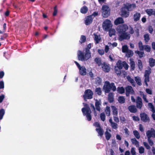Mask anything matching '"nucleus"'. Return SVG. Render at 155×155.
Instances as JSON below:
<instances>
[{
  "label": "nucleus",
  "instance_id": "obj_1",
  "mask_svg": "<svg viewBox=\"0 0 155 155\" xmlns=\"http://www.w3.org/2000/svg\"><path fill=\"white\" fill-rule=\"evenodd\" d=\"M91 46V43L88 45L86 48H85L83 51H85V52L79 50L78 51V59L82 61H87L90 59L91 57V53L90 50Z\"/></svg>",
  "mask_w": 155,
  "mask_h": 155
},
{
  "label": "nucleus",
  "instance_id": "obj_2",
  "mask_svg": "<svg viewBox=\"0 0 155 155\" xmlns=\"http://www.w3.org/2000/svg\"><path fill=\"white\" fill-rule=\"evenodd\" d=\"M128 29V26L125 24L121 25L117 27V30L118 33L120 34L119 39L120 41L125 39H129L130 38V35L126 32Z\"/></svg>",
  "mask_w": 155,
  "mask_h": 155
},
{
  "label": "nucleus",
  "instance_id": "obj_3",
  "mask_svg": "<svg viewBox=\"0 0 155 155\" xmlns=\"http://www.w3.org/2000/svg\"><path fill=\"white\" fill-rule=\"evenodd\" d=\"M103 89L105 93H109L111 90L115 91L116 90V87L114 83L110 84L108 81H106L105 82L103 86Z\"/></svg>",
  "mask_w": 155,
  "mask_h": 155
},
{
  "label": "nucleus",
  "instance_id": "obj_4",
  "mask_svg": "<svg viewBox=\"0 0 155 155\" xmlns=\"http://www.w3.org/2000/svg\"><path fill=\"white\" fill-rule=\"evenodd\" d=\"M85 107L82 109V111L83 114L85 115L88 120L90 121L91 119V111L88 105L86 104L83 103Z\"/></svg>",
  "mask_w": 155,
  "mask_h": 155
},
{
  "label": "nucleus",
  "instance_id": "obj_5",
  "mask_svg": "<svg viewBox=\"0 0 155 155\" xmlns=\"http://www.w3.org/2000/svg\"><path fill=\"white\" fill-rule=\"evenodd\" d=\"M102 15L104 18L107 17L110 14V9L107 5H104L102 7Z\"/></svg>",
  "mask_w": 155,
  "mask_h": 155
},
{
  "label": "nucleus",
  "instance_id": "obj_6",
  "mask_svg": "<svg viewBox=\"0 0 155 155\" xmlns=\"http://www.w3.org/2000/svg\"><path fill=\"white\" fill-rule=\"evenodd\" d=\"M112 25L111 21L109 19H106L102 24L103 29L106 31H108L112 27Z\"/></svg>",
  "mask_w": 155,
  "mask_h": 155
},
{
  "label": "nucleus",
  "instance_id": "obj_7",
  "mask_svg": "<svg viewBox=\"0 0 155 155\" xmlns=\"http://www.w3.org/2000/svg\"><path fill=\"white\" fill-rule=\"evenodd\" d=\"M115 73L117 74L118 77L121 76L123 77L124 78H125L126 77L127 74V72L124 71H121V69H119L117 68L116 66L115 67Z\"/></svg>",
  "mask_w": 155,
  "mask_h": 155
},
{
  "label": "nucleus",
  "instance_id": "obj_8",
  "mask_svg": "<svg viewBox=\"0 0 155 155\" xmlns=\"http://www.w3.org/2000/svg\"><path fill=\"white\" fill-rule=\"evenodd\" d=\"M93 93L92 91L90 89L86 90L84 92V99L86 100V99H91L92 98Z\"/></svg>",
  "mask_w": 155,
  "mask_h": 155
},
{
  "label": "nucleus",
  "instance_id": "obj_9",
  "mask_svg": "<svg viewBox=\"0 0 155 155\" xmlns=\"http://www.w3.org/2000/svg\"><path fill=\"white\" fill-rule=\"evenodd\" d=\"M121 16L124 18H127L129 15V12L124 7L121 9Z\"/></svg>",
  "mask_w": 155,
  "mask_h": 155
},
{
  "label": "nucleus",
  "instance_id": "obj_10",
  "mask_svg": "<svg viewBox=\"0 0 155 155\" xmlns=\"http://www.w3.org/2000/svg\"><path fill=\"white\" fill-rule=\"evenodd\" d=\"M102 68L103 70L105 72H109L110 70L109 64L105 62H104L102 64Z\"/></svg>",
  "mask_w": 155,
  "mask_h": 155
},
{
  "label": "nucleus",
  "instance_id": "obj_11",
  "mask_svg": "<svg viewBox=\"0 0 155 155\" xmlns=\"http://www.w3.org/2000/svg\"><path fill=\"white\" fill-rule=\"evenodd\" d=\"M124 7L129 12L132 11L133 9L136 7L135 4H130L127 3L124 5Z\"/></svg>",
  "mask_w": 155,
  "mask_h": 155
},
{
  "label": "nucleus",
  "instance_id": "obj_12",
  "mask_svg": "<svg viewBox=\"0 0 155 155\" xmlns=\"http://www.w3.org/2000/svg\"><path fill=\"white\" fill-rule=\"evenodd\" d=\"M147 137L148 138L151 137H155V130L153 129H151V130H148L146 133Z\"/></svg>",
  "mask_w": 155,
  "mask_h": 155
},
{
  "label": "nucleus",
  "instance_id": "obj_13",
  "mask_svg": "<svg viewBox=\"0 0 155 155\" xmlns=\"http://www.w3.org/2000/svg\"><path fill=\"white\" fill-rule=\"evenodd\" d=\"M126 95L128 96L129 94H134V92L132 87L130 86H128L126 88Z\"/></svg>",
  "mask_w": 155,
  "mask_h": 155
},
{
  "label": "nucleus",
  "instance_id": "obj_14",
  "mask_svg": "<svg viewBox=\"0 0 155 155\" xmlns=\"http://www.w3.org/2000/svg\"><path fill=\"white\" fill-rule=\"evenodd\" d=\"M136 106L138 108L141 109L142 107V103L141 99L139 97H137L136 101Z\"/></svg>",
  "mask_w": 155,
  "mask_h": 155
},
{
  "label": "nucleus",
  "instance_id": "obj_15",
  "mask_svg": "<svg viewBox=\"0 0 155 155\" xmlns=\"http://www.w3.org/2000/svg\"><path fill=\"white\" fill-rule=\"evenodd\" d=\"M85 24L86 25H88L91 24L93 21L92 15H90L87 16L86 18Z\"/></svg>",
  "mask_w": 155,
  "mask_h": 155
},
{
  "label": "nucleus",
  "instance_id": "obj_16",
  "mask_svg": "<svg viewBox=\"0 0 155 155\" xmlns=\"http://www.w3.org/2000/svg\"><path fill=\"white\" fill-rule=\"evenodd\" d=\"M141 119L145 122H148L149 120V118L147 115L144 113H142L140 114Z\"/></svg>",
  "mask_w": 155,
  "mask_h": 155
},
{
  "label": "nucleus",
  "instance_id": "obj_17",
  "mask_svg": "<svg viewBox=\"0 0 155 155\" xmlns=\"http://www.w3.org/2000/svg\"><path fill=\"white\" fill-rule=\"evenodd\" d=\"M124 22L123 19L122 17H118L115 20L114 23L115 25H118L120 24H123Z\"/></svg>",
  "mask_w": 155,
  "mask_h": 155
},
{
  "label": "nucleus",
  "instance_id": "obj_18",
  "mask_svg": "<svg viewBox=\"0 0 155 155\" xmlns=\"http://www.w3.org/2000/svg\"><path fill=\"white\" fill-rule=\"evenodd\" d=\"M79 70L80 74L83 75H86L87 74L86 69L85 67L82 66L80 68H79Z\"/></svg>",
  "mask_w": 155,
  "mask_h": 155
},
{
  "label": "nucleus",
  "instance_id": "obj_19",
  "mask_svg": "<svg viewBox=\"0 0 155 155\" xmlns=\"http://www.w3.org/2000/svg\"><path fill=\"white\" fill-rule=\"evenodd\" d=\"M140 14L138 12H136L134 15L133 18L135 21H137L140 20Z\"/></svg>",
  "mask_w": 155,
  "mask_h": 155
},
{
  "label": "nucleus",
  "instance_id": "obj_20",
  "mask_svg": "<svg viewBox=\"0 0 155 155\" xmlns=\"http://www.w3.org/2000/svg\"><path fill=\"white\" fill-rule=\"evenodd\" d=\"M130 71H133L134 70L135 68V62L134 61L131 59H130Z\"/></svg>",
  "mask_w": 155,
  "mask_h": 155
},
{
  "label": "nucleus",
  "instance_id": "obj_21",
  "mask_svg": "<svg viewBox=\"0 0 155 155\" xmlns=\"http://www.w3.org/2000/svg\"><path fill=\"white\" fill-rule=\"evenodd\" d=\"M129 110L131 113H134L137 112V109L134 105H131L128 107Z\"/></svg>",
  "mask_w": 155,
  "mask_h": 155
},
{
  "label": "nucleus",
  "instance_id": "obj_22",
  "mask_svg": "<svg viewBox=\"0 0 155 155\" xmlns=\"http://www.w3.org/2000/svg\"><path fill=\"white\" fill-rule=\"evenodd\" d=\"M88 9L87 7L85 6H84L80 9L81 12L82 14H85L88 11Z\"/></svg>",
  "mask_w": 155,
  "mask_h": 155
},
{
  "label": "nucleus",
  "instance_id": "obj_23",
  "mask_svg": "<svg viewBox=\"0 0 155 155\" xmlns=\"http://www.w3.org/2000/svg\"><path fill=\"white\" fill-rule=\"evenodd\" d=\"M137 66L138 67L139 70L140 71H141L143 69V65L142 62L141 61L140 59H139L138 60Z\"/></svg>",
  "mask_w": 155,
  "mask_h": 155
},
{
  "label": "nucleus",
  "instance_id": "obj_24",
  "mask_svg": "<svg viewBox=\"0 0 155 155\" xmlns=\"http://www.w3.org/2000/svg\"><path fill=\"white\" fill-rule=\"evenodd\" d=\"M117 68L119 69H121L123 67V64L122 63V61L120 60H119L117 63Z\"/></svg>",
  "mask_w": 155,
  "mask_h": 155
},
{
  "label": "nucleus",
  "instance_id": "obj_25",
  "mask_svg": "<svg viewBox=\"0 0 155 155\" xmlns=\"http://www.w3.org/2000/svg\"><path fill=\"white\" fill-rule=\"evenodd\" d=\"M142 51H135V53L138 54L140 58H141L145 55L144 52Z\"/></svg>",
  "mask_w": 155,
  "mask_h": 155
},
{
  "label": "nucleus",
  "instance_id": "obj_26",
  "mask_svg": "<svg viewBox=\"0 0 155 155\" xmlns=\"http://www.w3.org/2000/svg\"><path fill=\"white\" fill-rule=\"evenodd\" d=\"M145 12L149 16L154 15V11H153V9H147L145 10Z\"/></svg>",
  "mask_w": 155,
  "mask_h": 155
},
{
  "label": "nucleus",
  "instance_id": "obj_27",
  "mask_svg": "<svg viewBox=\"0 0 155 155\" xmlns=\"http://www.w3.org/2000/svg\"><path fill=\"white\" fill-rule=\"evenodd\" d=\"M149 63L150 66L153 67L155 65V60L153 58H150L149 59Z\"/></svg>",
  "mask_w": 155,
  "mask_h": 155
},
{
  "label": "nucleus",
  "instance_id": "obj_28",
  "mask_svg": "<svg viewBox=\"0 0 155 155\" xmlns=\"http://www.w3.org/2000/svg\"><path fill=\"white\" fill-rule=\"evenodd\" d=\"M94 61L98 65V66H100L101 65H102V64L101 58H96L94 59Z\"/></svg>",
  "mask_w": 155,
  "mask_h": 155
},
{
  "label": "nucleus",
  "instance_id": "obj_29",
  "mask_svg": "<svg viewBox=\"0 0 155 155\" xmlns=\"http://www.w3.org/2000/svg\"><path fill=\"white\" fill-rule=\"evenodd\" d=\"M96 130L99 135L101 136L103 134L104 132L103 130L100 127H99L98 128H96Z\"/></svg>",
  "mask_w": 155,
  "mask_h": 155
},
{
  "label": "nucleus",
  "instance_id": "obj_30",
  "mask_svg": "<svg viewBox=\"0 0 155 155\" xmlns=\"http://www.w3.org/2000/svg\"><path fill=\"white\" fill-rule=\"evenodd\" d=\"M109 31V36L111 37L113 35H115V31L114 29L112 28H110Z\"/></svg>",
  "mask_w": 155,
  "mask_h": 155
},
{
  "label": "nucleus",
  "instance_id": "obj_31",
  "mask_svg": "<svg viewBox=\"0 0 155 155\" xmlns=\"http://www.w3.org/2000/svg\"><path fill=\"white\" fill-rule=\"evenodd\" d=\"M111 107L112 110V112L113 115L117 116L118 114L117 109L114 106H112Z\"/></svg>",
  "mask_w": 155,
  "mask_h": 155
},
{
  "label": "nucleus",
  "instance_id": "obj_32",
  "mask_svg": "<svg viewBox=\"0 0 155 155\" xmlns=\"http://www.w3.org/2000/svg\"><path fill=\"white\" fill-rule=\"evenodd\" d=\"M143 50L147 52H150L151 50V47L148 45H144V47L143 48Z\"/></svg>",
  "mask_w": 155,
  "mask_h": 155
},
{
  "label": "nucleus",
  "instance_id": "obj_33",
  "mask_svg": "<svg viewBox=\"0 0 155 155\" xmlns=\"http://www.w3.org/2000/svg\"><path fill=\"white\" fill-rule=\"evenodd\" d=\"M144 40L146 44L150 40V38L148 34H146L144 35Z\"/></svg>",
  "mask_w": 155,
  "mask_h": 155
},
{
  "label": "nucleus",
  "instance_id": "obj_34",
  "mask_svg": "<svg viewBox=\"0 0 155 155\" xmlns=\"http://www.w3.org/2000/svg\"><path fill=\"white\" fill-rule=\"evenodd\" d=\"M133 52L131 50H128L126 52V56L128 58H130L133 56Z\"/></svg>",
  "mask_w": 155,
  "mask_h": 155
},
{
  "label": "nucleus",
  "instance_id": "obj_35",
  "mask_svg": "<svg viewBox=\"0 0 155 155\" xmlns=\"http://www.w3.org/2000/svg\"><path fill=\"white\" fill-rule=\"evenodd\" d=\"M101 38L100 37H99L97 35H94V40L96 42V44H98L99 42L101 40Z\"/></svg>",
  "mask_w": 155,
  "mask_h": 155
},
{
  "label": "nucleus",
  "instance_id": "obj_36",
  "mask_svg": "<svg viewBox=\"0 0 155 155\" xmlns=\"http://www.w3.org/2000/svg\"><path fill=\"white\" fill-rule=\"evenodd\" d=\"M86 40V37L85 35H82L81 36L80 42L81 44L85 42Z\"/></svg>",
  "mask_w": 155,
  "mask_h": 155
},
{
  "label": "nucleus",
  "instance_id": "obj_37",
  "mask_svg": "<svg viewBox=\"0 0 155 155\" xmlns=\"http://www.w3.org/2000/svg\"><path fill=\"white\" fill-rule=\"evenodd\" d=\"M113 96H114V94L112 93H110L109 94V95H108V98L109 101H110V102H113V100H114Z\"/></svg>",
  "mask_w": 155,
  "mask_h": 155
},
{
  "label": "nucleus",
  "instance_id": "obj_38",
  "mask_svg": "<svg viewBox=\"0 0 155 155\" xmlns=\"http://www.w3.org/2000/svg\"><path fill=\"white\" fill-rule=\"evenodd\" d=\"M101 104V103L100 101H98L96 100V102H95V107L96 109L100 111V105Z\"/></svg>",
  "mask_w": 155,
  "mask_h": 155
},
{
  "label": "nucleus",
  "instance_id": "obj_39",
  "mask_svg": "<svg viewBox=\"0 0 155 155\" xmlns=\"http://www.w3.org/2000/svg\"><path fill=\"white\" fill-rule=\"evenodd\" d=\"M151 72L150 69L149 70H146L145 71V78H149L150 74L151 73Z\"/></svg>",
  "mask_w": 155,
  "mask_h": 155
},
{
  "label": "nucleus",
  "instance_id": "obj_40",
  "mask_svg": "<svg viewBox=\"0 0 155 155\" xmlns=\"http://www.w3.org/2000/svg\"><path fill=\"white\" fill-rule=\"evenodd\" d=\"M144 47V45H143V44L141 41H140L138 43V47L140 51H143V48Z\"/></svg>",
  "mask_w": 155,
  "mask_h": 155
},
{
  "label": "nucleus",
  "instance_id": "obj_41",
  "mask_svg": "<svg viewBox=\"0 0 155 155\" xmlns=\"http://www.w3.org/2000/svg\"><path fill=\"white\" fill-rule=\"evenodd\" d=\"M131 140L132 143L137 147H138L139 146V143L135 138L132 139Z\"/></svg>",
  "mask_w": 155,
  "mask_h": 155
},
{
  "label": "nucleus",
  "instance_id": "obj_42",
  "mask_svg": "<svg viewBox=\"0 0 155 155\" xmlns=\"http://www.w3.org/2000/svg\"><path fill=\"white\" fill-rule=\"evenodd\" d=\"M117 91L120 94H123L125 92V90L123 87H119L117 88Z\"/></svg>",
  "mask_w": 155,
  "mask_h": 155
},
{
  "label": "nucleus",
  "instance_id": "obj_43",
  "mask_svg": "<svg viewBox=\"0 0 155 155\" xmlns=\"http://www.w3.org/2000/svg\"><path fill=\"white\" fill-rule=\"evenodd\" d=\"M128 48L126 45L123 46L122 47V52L123 53H126L128 51Z\"/></svg>",
  "mask_w": 155,
  "mask_h": 155
},
{
  "label": "nucleus",
  "instance_id": "obj_44",
  "mask_svg": "<svg viewBox=\"0 0 155 155\" xmlns=\"http://www.w3.org/2000/svg\"><path fill=\"white\" fill-rule=\"evenodd\" d=\"M133 134L135 137L137 139H139L140 136L138 132L136 130H134L133 131Z\"/></svg>",
  "mask_w": 155,
  "mask_h": 155
},
{
  "label": "nucleus",
  "instance_id": "obj_45",
  "mask_svg": "<svg viewBox=\"0 0 155 155\" xmlns=\"http://www.w3.org/2000/svg\"><path fill=\"white\" fill-rule=\"evenodd\" d=\"M118 101L119 103L123 104L125 102V99L124 97L120 96L118 98Z\"/></svg>",
  "mask_w": 155,
  "mask_h": 155
},
{
  "label": "nucleus",
  "instance_id": "obj_46",
  "mask_svg": "<svg viewBox=\"0 0 155 155\" xmlns=\"http://www.w3.org/2000/svg\"><path fill=\"white\" fill-rule=\"evenodd\" d=\"M148 107L151 109V110L153 113H154L155 112V110L154 109V106L151 103H149L148 104Z\"/></svg>",
  "mask_w": 155,
  "mask_h": 155
},
{
  "label": "nucleus",
  "instance_id": "obj_47",
  "mask_svg": "<svg viewBox=\"0 0 155 155\" xmlns=\"http://www.w3.org/2000/svg\"><path fill=\"white\" fill-rule=\"evenodd\" d=\"M105 134L106 139L107 140H109L111 137V135L108 132V130H107L105 133Z\"/></svg>",
  "mask_w": 155,
  "mask_h": 155
},
{
  "label": "nucleus",
  "instance_id": "obj_48",
  "mask_svg": "<svg viewBox=\"0 0 155 155\" xmlns=\"http://www.w3.org/2000/svg\"><path fill=\"white\" fill-rule=\"evenodd\" d=\"M6 28V24L5 23L4 24L3 27V29L2 30L0 31V34H2L4 33L5 31Z\"/></svg>",
  "mask_w": 155,
  "mask_h": 155
},
{
  "label": "nucleus",
  "instance_id": "obj_49",
  "mask_svg": "<svg viewBox=\"0 0 155 155\" xmlns=\"http://www.w3.org/2000/svg\"><path fill=\"white\" fill-rule=\"evenodd\" d=\"M105 112H106V114H107V116H110V110L109 107H106V109L105 110Z\"/></svg>",
  "mask_w": 155,
  "mask_h": 155
},
{
  "label": "nucleus",
  "instance_id": "obj_50",
  "mask_svg": "<svg viewBox=\"0 0 155 155\" xmlns=\"http://www.w3.org/2000/svg\"><path fill=\"white\" fill-rule=\"evenodd\" d=\"M5 113V111L3 109H2L0 110V119L2 118L3 117Z\"/></svg>",
  "mask_w": 155,
  "mask_h": 155
},
{
  "label": "nucleus",
  "instance_id": "obj_51",
  "mask_svg": "<svg viewBox=\"0 0 155 155\" xmlns=\"http://www.w3.org/2000/svg\"><path fill=\"white\" fill-rule=\"evenodd\" d=\"M8 36V34L5 33L3 36H1V37L0 38V40L1 41L4 40Z\"/></svg>",
  "mask_w": 155,
  "mask_h": 155
},
{
  "label": "nucleus",
  "instance_id": "obj_52",
  "mask_svg": "<svg viewBox=\"0 0 155 155\" xmlns=\"http://www.w3.org/2000/svg\"><path fill=\"white\" fill-rule=\"evenodd\" d=\"M96 92L99 95H101V91L100 88H97L95 90Z\"/></svg>",
  "mask_w": 155,
  "mask_h": 155
},
{
  "label": "nucleus",
  "instance_id": "obj_53",
  "mask_svg": "<svg viewBox=\"0 0 155 155\" xmlns=\"http://www.w3.org/2000/svg\"><path fill=\"white\" fill-rule=\"evenodd\" d=\"M58 12V10L57 8V6H55L54 7V11L53 13V15L55 16L56 15Z\"/></svg>",
  "mask_w": 155,
  "mask_h": 155
},
{
  "label": "nucleus",
  "instance_id": "obj_54",
  "mask_svg": "<svg viewBox=\"0 0 155 155\" xmlns=\"http://www.w3.org/2000/svg\"><path fill=\"white\" fill-rule=\"evenodd\" d=\"M123 66L124 67L125 69L126 70H127L128 69L129 66L127 63L125 61H124L123 62Z\"/></svg>",
  "mask_w": 155,
  "mask_h": 155
},
{
  "label": "nucleus",
  "instance_id": "obj_55",
  "mask_svg": "<svg viewBox=\"0 0 155 155\" xmlns=\"http://www.w3.org/2000/svg\"><path fill=\"white\" fill-rule=\"evenodd\" d=\"M139 152L140 153H143L144 152V149L142 147H140L139 148Z\"/></svg>",
  "mask_w": 155,
  "mask_h": 155
},
{
  "label": "nucleus",
  "instance_id": "obj_56",
  "mask_svg": "<svg viewBox=\"0 0 155 155\" xmlns=\"http://www.w3.org/2000/svg\"><path fill=\"white\" fill-rule=\"evenodd\" d=\"M128 80L130 81L133 86H135V82L132 78H127Z\"/></svg>",
  "mask_w": 155,
  "mask_h": 155
},
{
  "label": "nucleus",
  "instance_id": "obj_57",
  "mask_svg": "<svg viewBox=\"0 0 155 155\" xmlns=\"http://www.w3.org/2000/svg\"><path fill=\"white\" fill-rule=\"evenodd\" d=\"M135 80L139 85H141V83L140 78H135Z\"/></svg>",
  "mask_w": 155,
  "mask_h": 155
},
{
  "label": "nucleus",
  "instance_id": "obj_58",
  "mask_svg": "<svg viewBox=\"0 0 155 155\" xmlns=\"http://www.w3.org/2000/svg\"><path fill=\"white\" fill-rule=\"evenodd\" d=\"M100 117L101 120L104 121L105 120V115L104 113H101L100 114Z\"/></svg>",
  "mask_w": 155,
  "mask_h": 155
},
{
  "label": "nucleus",
  "instance_id": "obj_59",
  "mask_svg": "<svg viewBox=\"0 0 155 155\" xmlns=\"http://www.w3.org/2000/svg\"><path fill=\"white\" fill-rule=\"evenodd\" d=\"M98 53L99 54L101 55H102L104 54V51L103 49H98Z\"/></svg>",
  "mask_w": 155,
  "mask_h": 155
},
{
  "label": "nucleus",
  "instance_id": "obj_60",
  "mask_svg": "<svg viewBox=\"0 0 155 155\" xmlns=\"http://www.w3.org/2000/svg\"><path fill=\"white\" fill-rule=\"evenodd\" d=\"M112 127L114 129H116L117 128V124L113 123L111 124Z\"/></svg>",
  "mask_w": 155,
  "mask_h": 155
},
{
  "label": "nucleus",
  "instance_id": "obj_61",
  "mask_svg": "<svg viewBox=\"0 0 155 155\" xmlns=\"http://www.w3.org/2000/svg\"><path fill=\"white\" fill-rule=\"evenodd\" d=\"M148 31L150 33L152 34V33L153 31V29L151 26L150 25L148 27Z\"/></svg>",
  "mask_w": 155,
  "mask_h": 155
},
{
  "label": "nucleus",
  "instance_id": "obj_62",
  "mask_svg": "<svg viewBox=\"0 0 155 155\" xmlns=\"http://www.w3.org/2000/svg\"><path fill=\"white\" fill-rule=\"evenodd\" d=\"M131 153L132 155H134L135 154L136 152L134 148H132L131 150Z\"/></svg>",
  "mask_w": 155,
  "mask_h": 155
},
{
  "label": "nucleus",
  "instance_id": "obj_63",
  "mask_svg": "<svg viewBox=\"0 0 155 155\" xmlns=\"http://www.w3.org/2000/svg\"><path fill=\"white\" fill-rule=\"evenodd\" d=\"M109 47L108 45H106L105 47L104 51L105 53H107L109 50Z\"/></svg>",
  "mask_w": 155,
  "mask_h": 155
},
{
  "label": "nucleus",
  "instance_id": "obj_64",
  "mask_svg": "<svg viewBox=\"0 0 155 155\" xmlns=\"http://www.w3.org/2000/svg\"><path fill=\"white\" fill-rule=\"evenodd\" d=\"M143 144L147 149H150V147L147 143L145 142H143Z\"/></svg>",
  "mask_w": 155,
  "mask_h": 155
}]
</instances>
